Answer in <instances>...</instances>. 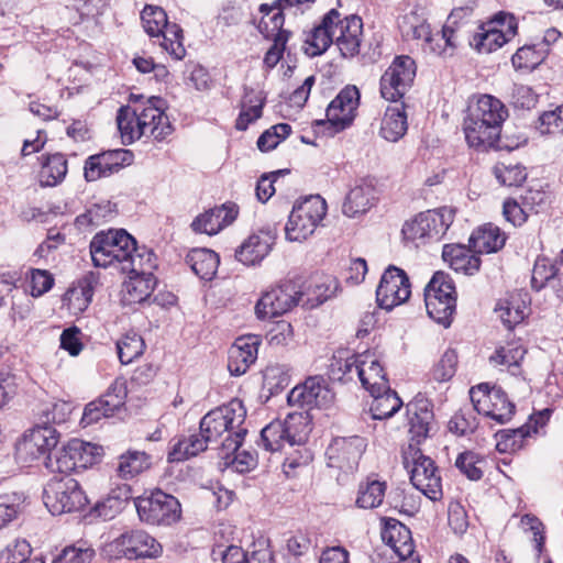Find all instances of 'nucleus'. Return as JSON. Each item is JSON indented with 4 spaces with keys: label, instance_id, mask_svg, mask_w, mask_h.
Returning <instances> with one entry per match:
<instances>
[{
    "label": "nucleus",
    "instance_id": "58",
    "mask_svg": "<svg viewBox=\"0 0 563 563\" xmlns=\"http://www.w3.org/2000/svg\"><path fill=\"white\" fill-rule=\"evenodd\" d=\"M71 412L70 404L66 401H56L43 406L40 412V423L42 426L60 424L67 421Z\"/></svg>",
    "mask_w": 563,
    "mask_h": 563
},
{
    "label": "nucleus",
    "instance_id": "10",
    "mask_svg": "<svg viewBox=\"0 0 563 563\" xmlns=\"http://www.w3.org/2000/svg\"><path fill=\"white\" fill-rule=\"evenodd\" d=\"M473 408L479 415L504 424L511 420L516 406L498 386L482 383L470 389Z\"/></svg>",
    "mask_w": 563,
    "mask_h": 563
},
{
    "label": "nucleus",
    "instance_id": "41",
    "mask_svg": "<svg viewBox=\"0 0 563 563\" xmlns=\"http://www.w3.org/2000/svg\"><path fill=\"white\" fill-rule=\"evenodd\" d=\"M52 563H97V553L87 540H78L66 545Z\"/></svg>",
    "mask_w": 563,
    "mask_h": 563
},
{
    "label": "nucleus",
    "instance_id": "4",
    "mask_svg": "<svg viewBox=\"0 0 563 563\" xmlns=\"http://www.w3.org/2000/svg\"><path fill=\"white\" fill-rule=\"evenodd\" d=\"M327 214V202L319 195L295 203L285 225L286 239L291 242L307 240Z\"/></svg>",
    "mask_w": 563,
    "mask_h": 563
},
{
    "label": "nucleus",
    "instance_id": "37",
    "mask_svg": "<svg viewBox=\"0 0 563 563\" xmlns=\"http://www.w3.org/2000/svg\"><path fill=\"white\" fill-rule=\"evenodd\" d=\"M186 263L201 279L211 280L217 273L219 255L209 249H194L186 256Z\"/></svg>",
    "mask_w": 563,
    "mask_h": 563
},
{
    "label": "nucleus",
    "instance_id": "6",
    "mask_svg": "<svg viewBox=\"0 0 563 563\" xmlns=\"http://www.w3.org/2000/svg\"><path fill=\"white\" fill-rule=\"evenodd\" d=\"M43 498L54 516L82 510L88 503L79 483L70 476H54L44 488Z\"/></svg>",
    "mask_w": 563,
    "mask_h": 563
},
{
    "label": "nucleus",
    "instance_id": "61",
    "mask_svg": "<svg viewBox=\"0 0 563 563\" xmlns=\"http://www.w3.org/2000/svg\"><path fill=\"white\" fill-rule=\"evenodd\" d=\"M537 130L542 135L563 134V104L554 110L543 112L539 117Z\"/></svg>",
    "mask_w": 563,
    "mask_h": 563
},
{
    "label": "nucleus",
    "instance_id": "38",
    "mask_svg": "<svg viewBox=\"0 0 563 563\" xmlns=\"http://www.w3.org/2000/svg\"><path fill=\"white\" fill-rule=\"evenodd\" d=\"M207 449H214L207 441L199 430V433H194L188 437H183L178 439V441L173 445V449L168 453L169 462H181L188 460L189 457L196 456L200 452L206 451Z\"/></svg>",
    "mask_w": 563,
    "mask_h": 563
},
{
    "label": "nucleus",
    "instance_id": "7",
    "mask_svg": "<svg viewBox=\"0 0 563 563\" xmlns=\"http://www.w3.org/2000/svg\"><path fill=\"white\" fill-rule=\"evenodd\" d=\"M402 457L412 485L429 499L439 500L442 497V485L434 462L412 443L404 451Z\"/></svg>",
    "mask_w": 563,
    "mask_h": 563
},
{
    "label": "nucleus",
    "instance_id": "2",
    "mask_svg": "<svg viewBox=\"0 0 563 563\" xmlns=\"http://www.w3.org/2000/svg\"><path fill=\"white\" fill-rule=\"evenodd\" d=\"M246 409L239 399L220 406L206 413L199 423V430L218 452H233L240 449L247 429L244 427Z\"/></svg>",
    "mask_w": 563,
    "mask_h": 563
},
{
    "label": "nucleus",
    "instance_id": "57",
    "mask_svg": "<svg viewBox=\"0 0 563 563\" xmlns=\"http://www.w3.org/2000/svg\"><path fill=\"white\" fill-rule=\"evenodd\" d=\"M142 23L145 32L150 36L161 37L164 27L166 26L167 14L158 7H145L141 14Z\"/></svg>",
    "mask_w": 563,
    "mask_h": 563
},
{
    "label": "nucleus",
    "instance_id": "5",
    "mask_svg": "<svg viewBox=\"0 0 563 563\" xmlns=\"http://www.w3.org/2000/svg\"><path fill=\"white\" fill-rule=\"evenodd\" d=\"M134 505L140 520L151 526H170L181 516L178 499L161 489L136 497Z\"/></svg>",
    "mask_w": 563,
    "mask_h": 563
},
{
    "label": "nucleus",
    "instance_id": "55",
    "mask_svg": "<svg viewBox=\"0 0 563 563\" xmlns=\"http://www.w3.org/2000/svg\"><path fill=\"white\" fill-rule=\"evenodd\" d=\"M218 457L223 461L225 467L232 466L239 473L249 472L257 464L256 454L249 451L239 452V449L231 453L227 451L218 452Z\"/></svg>",
    "mask_w": 563,
    "mask_h": 563
},
{
    "label": "nucleus",
    "instance_id": "59",
    "mask_svg": "<svg viewBox=\"0 0 563 563\" xmlns=\"http://www.w3.org/2000/svg\"><path fill=\"white\" fill-rule=\"evenodd\" d=\"M497 180L508 187L520 186L527 178L526 168L519 164L499 163L494 167Z\"/></svg>",
    "mask_w": 563,
    "mask_h": 563
},
{
    "label": "nucleus",
    "instance_id": "29",
    "mask_svg": "<svg viewBox=\"0 0 563 563\" xmlns=\"http://www.w3.org/2000/svg\"><path fill=\"white\" fill-rule=\"evenodd\" d=\"M357 376L363 387L371 394L382 393V390H387L389 387L383 366L371 352L363 354Z\"/></svg>",
    "mask_w": 563,
    "mask_h": 563
},
{
    "label": "nucleus",
    "instance_id": "47",
    "mask_svg": "<svg viewBox=\"0 0 563 563\" xmlns=\"http://www.w3.org/2000/svg\"><path fill=\"white\" fill-rule=\"evenodd\" d=\"M151 456L143 451H128L120 456L118 473L123 478H131L147 470Z\"/></svg>",
    "mask_w": 563,
    "mask_h": 563
},
{
    "label": "nucleus",
    "instance_id": "1",
    "mask_svg": "<svg viewBox=\"0 0 563 563\" xmlns=\"http://www.w3.org/2000/svg\"><path fill=\"white\" fill-rule=\"evenodd\" d=\"M508 109L501 100L492 95H481L472 101L464 118L463 131L471 147L478 151L488 148L514 151L527 143L523 134L514 137L501 134Z\"/></svg>",
    "mask_w": 563,
    "mask_h": 563
},
{
    "label": "nucleus",
    "instance_id": "18",
    "mask_svg": "<svg viewBox=\"0 0 563 563\" xmlns=\"http://www.w3.org/2000/svg\"><path fill=\"white\" fill-rule=\"evenodd\" d=\"M164 100L159 97H151L146 103L134 107V111L146 136H153L157 141L172 134L173 126L168 117L163 111Z\"/></svg>",
    "mask_w": 563,
    "mask_h": 563
},
{
    "label": "nucleus",
    "instance_id": "26",
    "mask_svg": "<svg viewBox=\"0 0 563 563\" xmlns=\"http://www.w3.org/2000/svg\"><path fill=\"white\" fill-rule=\"evenodd\" d=\"M341 16L336 9H331L322 19L321 23L314 26L305 40V53L311 57L321 55L333 43L335 30L333 25Z\"/></svg>",
    "mask_w": 563,
    "mask_h": 563
},
{
    "label": "nucleus",
    "instance_id": "19",
    "mask_svg": "<svg viewBox=\"0 0 563 563\" xmlns=\"http://www.w3.org/2000/svg\"><path fill=\"white\" fill-rule=\"evenodd\" d=\"M59 433L52 426L36 424L29 433L24 434L18 444V452L30 461L52 455L51 451L56 448Z\"/></svg>",
    "mask_w": 563,
    "mask_h": 563
},
{
    "label": "nucleus",
    "instance_id": "45",
    "mask_svg": "<svg viewBox=\"0 0 563 563\" xmlns=\"http://www.w3.org/2000/svg\"><path fill=\"white\" fill-rule=\"evenodd\" d=\"M329 288L319 277H311L302 286L298 285V303L313 309L323 303L330 295Z\"/></svg>",
    "mask_w": 563,
    "mask_h": 563
},
{
    "label": "nucleus",
    "instance_id": "56",
    "mask_svg": "<svg viewBox=\"0 0 563 563\" xmlns=\"http://www.w3.org/2000/svg\"><path fill=\"white\" fill-rule=\"evenodd\" d=\"M183 30L177 24L166 23V26L161 34V46L167 51L176 59H181L185 56V47L183 45Z\"/></svg>",
    "mask_w": 563,
    "mask_h": 563
},
{
    "label": "nucleus",
    "instance_id": "31",
    "mask_svg": "<svg viewBox=\"0 0 563 563\" xmlns=\"http://www.w3.org/2000/svg\"><path fill=\"white\" fill-rule=\"evenodd\" d=\"M287 8V5H280L278 0L272 5L262 4L260 7L263 15L258 24V31L264 37L269 40H276L280 36L289 38L290 33L283 29L285 22L283 11Z\"/></svg>",
    "mask_w": 563,
    "mask_h": 563
},
{
    "label": "nucleus",
    "instance_id": "42",
    "mask_svg": "<svg viewBox=\"0 0 563 563\" xmlns=\"http://www.w3.org/2000/svg\"><path fill=\"white\" fill-rule=\"evenodd\" d=\"M155 267L156 256L153 251L144 246L137 247L135 244V251L129 252L121 271L130 275L144 276L146 273L153 274Z\"/></svg>",
    "mask_w": 563,
    "mask_h": 563
},
{
    "label": "nucleus",
    "instance_id": "50",
    "mask_svg": "<svg viewBox=\"0 0 563 563\" xmlns=\"http://www.w3.org/2000/svg\"><path fill=\"white\" fill-rule=\"evenodd\" d=\"M253 95L252 89L245 88V96L242 101V111L236 120L238 130H246L249 124L261 118L264 99L258 95Z\"/></svg>",
    "mask_w": 563,
    "mask_h": 563
},
{
    "label": "nucleus",
    "instance_id": "32",
    "mask_svg": "<svg viewBox=\"0 0 563 563\" xmlns=\"http://www.w3.org/2000/svg\"><path fill=\"white\" fill-rule=\"evenodd\" d=\"M468 243L475 253H495L504 247L506 234L498 227L488 223L475 230Z\"/></svg>",
    "mask_w": 563,
    "mask_h": 563
},
{
    "label": "nucleus",
    "instance_id": "51",
    "mask_svg": "<svg viewBox=\"0 0 563 563\" xmlns=\"http://www.w3.org/2000/svg\"><path fill=\"white\" fill-rule=\"evenodd\" d=\"M531 434L530 423H526L517 429H506L497 432L498 441L496 449L499 452H514L523 446L526 438Z\"/></svg>",
    "mask_w": 563,
    "mask_h": 563
},
{
    "label": "nucleus",
    "instance_id": "15",
    "mask_svg": "<svg viewBox=\"0 0 563 563\" xmlns=\"http://www.w3.org/2000/svg\"><path fill=\"white\" fill-rule=\"evenodd\" d=\"M411 294V285L406 272L390 265L382 275L376 289V301L386 310L407 301Z\"/></svg>",
    "mask_w": 563,
    "mask_h": 563
},
{
    "label": "nucleus",
    "instance_id": "40",
    "mask_svg": "<svg viewBox=\"0 0 563 563\" xmlns=\"http://www.w3.org/2000/svg\"><path fill=\"white\" fill-rule=\"evenodd\" d=\"M155 286L156 278L154 274L130 275L129 282L124 285L123 300L129 305L141 303L152 295Z\"/></svg>",
    "mask_w": 563,
    "mask_h": 563
},
{
    "label": "nucleus",
    "instance_id": "23",
    "mask_svg": "<svg viewBox=\"0 0 563 563\" xmlns=\"http://www.w3.org/2000/svg\"><path fill=\"white\" fill-rule=\"evenodd\" d=\"M335 30L334 43L343 57H354L360 53L361 35L363 32L362 19L357 15L340 18L333 25Z\"/></svg>",
    "mask_w": 563,
    "mask_h": 563
},
{
    "label": "nucleus",
    "instance_id": "11",
    "mask_svg": "<svg viewBox=\"0 0 563 563\" xmlns=\"http://www.w3.org/2000/svg\"><path fill=\"white\" fill-rule=\"evenodd\" d=\"M161 544L147 532L131 529L121 533L107 547L112 560H137L140 558H155L161 553Z\"/></svg>",
    "mask_w": 563,
    "mask_h": 563
},
{
    "label": "nucleus",
    "instance_id": "20",
    "mask_svg": "<svg viewBox=\"0 0 563 563\" xmlns=\"http://www.w3.org/2000/svg\"><path fill=\"white\" fill-rule=\"evenodd\" d=\"M287 400L291 406L299 407H325L333 400V393L329 389L322 376H312L302 385L296 386L289 393Z\"/></svg>",
    "mask_w": 563,
    "mask_h": 563
},
{
    "label": "nucleus",
    "instance_id": "8",
    "mask_svg": "<svg viewBox=\"0 0 563 563\" xmlns=\"http://www.w3.org/2000/svg\"><path fill=\"white\" fill-rule=\"evenodd\" d=\"M101 448L79 439L70 440L66 445L47 456L46 467L54 473L69 476L71 472L86 470L100 457Z\"/></svg>",
    "mask_w": 563,
    "mask_h": 563
},
{
    "label": "nucleus",
    "instance_id": "9",
    "mask_svg": "<svg viewBox=\"0 0 563 563\" xmlns=\"http://www.w3.org/2000/svg\"><path fill=\"white\" fill-rule=\"evenodd\" d=\"M455 211L450 207L420 212L406 221L401 233L407 241H439L454 221Z\"/></svg>",
    "mask_w": 563,
    "mask_h": 563
},
{
    "label": "nucleus",
    "instance_id": "60",
    "mask_svg": "<svg viewBox=\"0 0 563 563\" xmlns=\"http://www.w3.org/2000/svg\"><path fill=\"white\" fill-rule=\"evenodd\" d=\"M543 60L542 52L538 51L534 45H525L517 49L511 57L512 66L517 70H533Z\"/></svg>",
    "mask_w": 563,
    "mask_h": 563
},
{
    "label": "nucleus",
    "instance_id": "64",
    "mask_svg": "<svg viewBox=\"0 0 563 563\" xmlns=\"http://www.w3.org/2000/svg\"><path fill=\"white\" fill-rule=\"evenodd\" d=\"M291 132V126L287 123H278L264 133L257 139V147L262 152H268L274 150L283 140H285Z\"/></svg>",
    "mask_w": 563,
    "mask_h": 563
},
{
    "label": "nucleus",
    "instance_id": "46",
    "mask_svg": "<svg viewBox=\"0 0 563 563\" xmlns=\"http://www.w3.org/2000/svg\"><path fill=\"white\" fill-rule=\"evenodd\" d=\"M118 129L124 145H130L141 136L145 135L134 108L129 106L121 107L117 114Z\"/></svg>",
    "mask_w": 563,
    "mask_h": 563
},
{
    "label": "nucleus",
    "instance_id": "14",
    "mask_svg": "<svg viewBox=\"0 0 563 563\" xmlns=\"http://www.w3.org/2000/svg\"><path fill=\"white\" fill-rule=\"evenodd\" d=\"M517 21L512 14L499 12L494 20L473 36L471 44L479 53H492L500 48L517 33Z\"/></svg>",
    "mask_w": 563,
    "mask_h": 563
},
{
    "label": "nucleus",
    "instance_id": "52",
    "mask_svg": "<svg viewBox=\"0 0 563 563\" xmlns=\"http://www.w3.org/2000/svg\"><path fill=\"white\" fill-rule=\"evenodd\" d=\"M143 339L136 333H128L117 342L118 356L123 365L132 363L144 351Z\"/></svg>",
    "mask_w": 563,
    "mask_h": 563
},
{
    "label": "nucleus",
    "instance_id": "13",
    "mask_svg": "<svg viewBox=\"0 0 563 563\" xmlns=\"http://www.w3.org/2000/svg\"><path fill=\"white\" fill-rule=\"evenodd\" d=\"M416 69V63L411 57H395L380 78L382 97L394 102L401 99L413 82Z\"/></svg>",
    "mask_w": 563,
    "mask_h": 563
},
{
    "label": "nucleus",
    "instance_id": "39",
    "mask_svg": "<svg viewBox=\"0 0 563 563\" xmlns=\"http://www.w3.org/2000/svg\"><path fill=\"white\" fill-rule=\"evenodd\" d=\"M282 423L290 446L303 444L312 430L308 411L289 412Z\"/></svg>",
    "mask_w": 563,
    "mask_h": 563
},
{
    "label": "nucleus",
    "instance_id": "36",
    "mask_svg": "<svg viewBox=\"0 0 563 563\" xmlns=\"http://www.w3.org/2000/svg\"><path fill=\"white\" fill-rule=\"evenodd\" d=\"M408 123L404 104L387 107L380 125V135L389 142H397L407 132Z\"/></svg>",
    "mask_w": 563,
    "mask_h": 563
},
{
    "label": "nucleus",
    "instance_id": "16",
    "mask_svg": "<svg viewBox=\"0 0 563 563\" xmlns=\"http://www.w3.org/2000/svg\"><path fill=\"white\" fill-rule=\"evenodd\" d=\"M298 303V284L285 280L277 287L263 294L255 306L258 319H269L288 312Z\"/></svg>",
    "mask_w": 563,
    "mask_h": 563
},
{
    "label": "nucleus",
    "instance_id": "33",
    "mask_svg": "<svg viewBox=\"0 0 563 563\" xmlns=\"http://www.w3.org/2000/svg\"><path fill=\"white\" fill-rule=\"evenodd\" d=\"M561 268L548 257H538L531 277V286L537 291L545 286L551 287L559 296V289L563 288L560 274Z\"/></svg>",
    "mask_w": 563,
    "mask_h": 563
},
{
    "label": "nucleus",
    "instance_id": "3",
    "mask_svg": "<svg viewBox=\"0 0 563 563\" xmlns=\"http://www.w3.org/2000/svg\"><path fill=\"white\" fill-rule=\"evenodd\" d=\"M135 251V239L125 230L97 233L90 242V255L95 266L108 267L114 263L122 268L129 252Z\"/></svg>",
    "mask_w": 563,
    "mask_h": 563
},
{
    "label": "nucleus",
    "instance_id": "21",
    "mask_svg": "<svg viewBox=\"0 0 563 563\" xmlns=\"http://www.w3.org/2000/svg\"><path fill=\"white\" fill-rule=\"evenodd\" d=\"M132 153L128 150H112L87 158L84 175L87 181H95L118 173L125 164H130Z\"/></svg>",
    "mask_w": 563,
    "mask_h": 563
},
{
    "label": "nucleus",
    "instance_id": "43",
    "mask_svg": "<svg viewBox=\"0 0 563 563\" xmlns=\"http://www.w3.org/2000/svg\"><path fill=\"white\" fill-rule=\"evenodd\" d=\"M373 401L371 404L372 418L375 420H383L393 417L402 406V400L398 397L395 390L388 387L387 390L382 393L371 394Z\"/></svg>",
    "mask_w": 563,
    "mask_h": 563
},
{
    "label": "nucleus",
    "instance_id": "48",
    "mask_svg": "<svg viewBox=\"0 0 563 563\" xmlns=\"http://www.w3.org/2000/svg\"><path fill=\"white\" fill-rule=\"evenodd\" d=\"M495 310L504 325L509 330L514 329L526 317L525 302L514 296L510 299L500 300Z\"/></svg>",
    "mask_w": 563,
    "mask_h": 563
},
{
    "label": "nucleus",
    "instance_id": "53",
    "mask_svg": "<svg viewBox=\"0 0 563 563\" xmlns=\"http://www.w3.org/2000/svg\"><path fill=\"white\" fill-rule=\"evenodd\" d=\"M285 443H288V439L282 420H274L262 429L261 444L264 446L266 451H279L283 449Z\"/></svg>",
    "mask_w": 563,
    "mask_h": 563
},
{
    "label": "nucleus",
    "instance_id": "12",
    "mask_svg": "<svg viewBox=\"0 0 563 563\" xmlns=\"http://www.w3.org/2000/svg\"><path fill=\"white\" fill-rule=\"evenodd\" d=\"M360 97L355 86H345L329 103L325 111L327 121H317V125L324 126L330 136L350 128L356 117Z\"/></svg>",
    "mask_w": 563,
    "mask_h": 563
},
{
    "label": "nucleus",
    "instance_id": "44",
    "mask_svg": "<svg viewBox=\"0 0 563 563\" xmlns=\"http://www.w3.org/2000/svg\"><path fill=\"white\" fill-rule=\"evenodd\" d=\"M429 317L444 328L451 325L456 309V299H441L433 294H424Z\"/></svg>",
    "mask_w": 563,
    "mask_h": 563
},
{
    "label": "nucleus",
    "instance_id": "24",
    "mask_svg": "<svg viewBox=\"0 0 563 563\" xmlns=\"http://www.w3.org/2000/svg\"><path fill=\"white\" fill-rule=\"evenodd\" d=\"M261 341L256 335L238 338L229 350L228 369L233 376L246 373L256 361Z\"/></svg>",
    "mask_w": 563,
    "mask_h": 563
},
{
    "label": "nucleus",
    "instance_id": "63",
    "mask_svg": "<svg viewBox=\"0 0 563 563\" xmlns=\"http://www.w3.org/2000/svg\"><path fill=\"white\" fill-rule=\"evenodd\" d=\"M482 464H484V460L472 451L461 453L455 461V466L471 481H478L483 477Z\"/></svg>",
    "mask_w": 563,
    "mask_h": 563
},
{
    "label": "nucleus",
    "instance_id": "22",
    "mask_svg": "<svg viewBox=\"0 0 563 563\" xmlns=\"http://www.w3.org/2000/svg\"><path fill=\"white\" fill-rule=\"evenodd\" d=\"M409 419V432L416 446L424 440L431 430L434 415L429 399L418 395L406 405Z\"/></svg>",
    "mask_w": 563,
    "mask_h": 563
},
{
    "label": "nucleus",
    "instance_id": "54",
    "mask_svg": "<svg viewBox=\"0 0 563 563\" xmlns=\"http://www.w3.org/2000/svg\"><path fill=\"white\" fill-rule=\"evenodd\" d=\"M526 350L521 345L508 343L498 347L489 357V362L494 365H504L508 368H517L523 360Z\"/></svg>",
    "mask_w": 563,
    "mask_h": 563
},
{
    "label": "nucleus",
    "instance_id": "49",
    "mask_svg": "<svg viewBox=\"0 0 563 563\" xmlns=\"http://www.w3.org/2000/svg\"><path fill=\"white\" fill-rule=\"evenodd\" d=\"M386 483L377 479L361 483L356 498L360 508L372 509L378 507L384 499Z\"/></svg>",
    "mask_w": 563,
    "mask_h": 563
},
{
    "label": "nucleus",
    "instance_id": "25",
    "mask_svg": "<svg viewBox=\"0 0 563 563\" xmlns=\"http://www.w3.org/2000/svg\"><path fill=\"white\" fill-rule=\"evenodd\" d=\"M236 216V206L234 203H224L196 217L191 223V229L197 233L214 235L224 227L231 224L235 220Z\"/></svg>",
    "mask_w": 563,
    "mask_h": 563
},
{
    "label": "nucleus",
    "instance_id": "27",
    "mask_svg": "<svg viewBox=\"0 0 563 563\" xmlns=\"http://www.w3.org/2000/svg\"><path fill=\"white\" fill-rule=\"evenodd\" d=\"M274 236L261 231L250 235L235 251V257L242 264L250 266L262 262L271 252Z\"/></svg>",
    "mask_w": 563,
    "mask_h": 563
},
{
    "label": "nucleus",
    "instance_id": "62",
    "mask_svg": "<svg viewBox=\"0 0 563 563\" xmlns=\"http://www.w3.org/2000/svg\"><path fill=\"white\" fill-rule=\"evenodd\" d=\"M424 294H433L441 299H456L455 286L452 278L443 273L437 272L426 286Z\"/></svg>",
    "mask_w": 563,
    "mask_h": 563
},
{
    "label": "nucleus",
    "instance_id": "34",
    "mask_svg": "<svg viewBox=\"0 0 563 563\" xmlns=\"http://www.w3.org/2000/svg\"><path fill=\"white\" fill-rule=\"evenodd\" d=\"M68 172V162L63 153L44 154L41 156V169L38 173L42 187L59 185Z\"/></svg>",
    "mask_w": 563,
    "mask_h": 563
},
{
    "label": "nucleus",
    "instance_id": "17",
    "mask_svg": "<svg viewBox=\"0 0 563 563\" xmlns=\"http://www.w3.org/2000/svg\"><path fill=\"white\" fill-rule=\"evenodd\" d=\"M366 449V441L358 435L339 437L332 440L325 451L328 465L344 472L356 468Z\"/></svg>",
    "mask_w": 563,
    "mask_h": 563
},
{
    "label": "nucleus",
    "instance_id": "28",
    "mask_svg": "<svg viewBox=\"0 0 563 563\" xmlns=\"http://www.w3.org/2000/svg\"><path fill=\"white\" fill-rule=\"evenodd\" d=\"M442 257L452 269L464 275H473L481 267V258L471 246L446 244L443 246Z\"/></svg>",
    "mask_w": 563,
    "mask_h": 563
},
{
    "label": "nucleus",
    "instance_id": "35",
    "mask_svg": "<svg viewBox=\"0 0 563 563\" xmlns=\"http://www.w3.org/2000/svg\"><path fill=\"white\" fill-rule=\"evenodd\" d=\"M132 498V489L128 484L118 485L95 506L98 517L110 520L120 514Z\"/></svg>",
    "mask_w": 563,
    "mask_h": 563
},
{
    "label": "nucleus",
    "instance_id": "30",
    "mask_svg": "<svg viewBox=\"0 0 563 563\" xmlns=\"http://www.w3.org/2000/svg\"><path fill=\"white\" fill-rule=\"evenodd\" d=\"M374 199L375 188L371 184L362 181L347 192L342 206V212L350 218L363 214L372 208Z\"/></svg>",
    "mask_w": 563,
    "mask_h": 563
}]
</instances>
